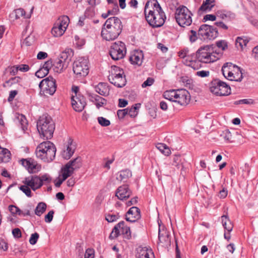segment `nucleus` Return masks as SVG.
<instances>
[{
  "label": "nucleus",
  "mask_w": 258,
  "mask_h": 258,
  "mask_svg": "<svg viewBox=\"0 0 258 258\" xmlns=\"http://www.w3.org/2000/svg\"><path fill=\"white\" fill-rule=\"evenodd\" d=\"M145 18L152 27H160L165 23L166 16L157 0L148 1L145 6Z\"/></svg>",
  "instance_id": "1"
},
{
  "label": "nucleus",
  "mask_w": 258,
  "mask_h": 258,
  "mask_svg": "<svg viewBox=\"0 0 258 258\" xmlns=\"http://www.w3.org/2000/svg\"><path fill=\"white\" fill-rule=\"evenodd\" d=\"M122 29L121 20L116 17H110L106 20L103 25L101 36L107 41L113 40L117 38Z\"/></svg>",
  "instance_id": "2"
},
{
  "label": "nucleus",
  "mask_w": 258,
  "mask_h": 258,
  "mask_svg": "<svg viewBox=\"0 0 258 258\" xmlns=\"http://www.w3.org/2000/svg\"><path fill=\"white\" fill-rule=\"evenodd\" d=\"M37 129L41 138L50 139L55 129L54 123L50 116L45 114L40 116L37 122Z\"/></svg>",
  "instance_id": "3"
},
{
  "label": "nucleus",
  "mask_w": 258,
  "mask_h": 258,
  "mask_svg": "<svg viewBox=\"0 0 258 258\" xmlns=\"http://www.w3.org/2000/svg\"><path fill=\"white\" fill-rule=\"evenodd\" d=\"M56 148L50 141L40 143L36 148V156L45 162L52 161L55 157Z\"/></svg>",
  "instance_id": "4"
},
{
  "label": "nucleus",
  "mask_w": 258,
  "mask_h": 258,
  "mask_svg": "<svg viewBox=\"0 0 258 258\" xmlns=\"http://www.w3.org/2000/svg\"><path fill=\"white\" fill-rule=\"evenodd\" d=\"M212 45H204L200 47L196 53L191 54L192 58L203 63H211L217 60V57L212 55Z\"/></svg>",
  "instance_id": "5"
},
{
  "label": "nucleus",
  "mask_w": 258,
  "mask_h": 258,
  "mask_svg": "<svg viewBox=\"0 0 258 258\" xmlns=\"http://www.w3.org/2000/svg\"><path fill=\"white\" fill-rule=\"evenodd\" d=\"M192 16L191 12L184 6H180L176 9L175 18L181 27L189 26L192 23Z\"/></svg>",
  "instance_id": "6"
},
{
  "label": "nucleus",
  "mask_w": 258,
  "mask_h": 258,
  "mask_svg": "<svg viewBox=\"0 0 258 258\" xmlns=\"http://www.w3.org/2000/svg\"><path fill=\"white\" fill-rule=\"evenodd\" d=\"M72 50H66L62 52L53 61L54 70L57 73H61L66 69L71 61Z\"/></svg>",
  "instance_id": "7"
},
{
  "label": "nucleus",
  "mask_w": 258,
  "mask_h": 258,
  "mask_svg": "<svg viewBox=\"0 0 258 258\" xmlns=\"http://www.w3.org/2000/svg\"><path fill=\"white\" fill-rule=\"evenodd\" d=\"M89 60L87 58L81 57L73 63V70L77 78L86 76L89 73Z\"/></svg>",
  "instance_id": "8"
},
{
  "label": "nucleus",
  "mask_w": 258,
  "mask_h": 258,
  "mask_svg": "<svg viewBox=\"0 0 258 258\" xmlns=\"http://www.w3.org/2000/svg\"><path fill=\"white\" fill-rule=\"evenodd\" d=\"M39 87L40 89V94L41 95H52L56 89V81L52 76H50L43 79L40 82Z\"/></svg>",
  "instance_id": "9"
},
{
  "label": "nucleus",
  "mask_w": 258,
  "mask_h": 258,
  "mask_svg": "<svg viewBox=\"0 0 258 258\" xmlns=\"http://www.w3.org/2000/svg\"><path fill=\"white\" fill-rule=\"evenodd\" d=\"M219 35L218 29L214 26L207 24L202 25L198 30L200 39L203 40H214Z\"/></svg>",
  "instance_id": "10"
},
{
  "label": "nucleus",
  "mask_w": 258,
  "mask_h": 258,
  "mask_svg": "<svg viewBox=\"0 0 258 258\" xmlns=\"http://www.w3.org/2000/svg\"><path fill=\"white\" fill-rule=\"evenodd\" d=\"M210 91L217 96H227L230 94V86L225 82L216 79L211 82Z\"/></svg>",
  "instance_id": "11"
},
{
  "label": "nucleus",
  "mask_w": 258,
  "mask_h": 258,
  "mask_svg": "<svg viewBox=\"0 0 258 258\" xmlns=\"http://www.w3.org/2000/svg\"><path fill=\"white\" fill-rule=\"evenodd\" d=\"M69 18L67 16L59 17L55 22L51 30V33L54 37L62 35L68 26Z\"/></svg>",
  "instance_id": "12"
},
{
  "label": "nucleus",
  "mask_w": 258,
  "mask_h": 258,
  "mask_svg": "<svg viewBox=\"0 0 258 258\" xmlns=\"http://www.w3.org/2000/svg\"><path fill=\"white\" fill-rule=\"evenodd\" d=\"M125 53V45L121 41L115 42L110 46L109 54L113 60H117L123 58Z\"/></svg>",
  "instance_id": "13"
},
{
  "label": "nucleus",
  "mask_w": 258,
  "mask_h": 258,
  "mask_svg": "<svg viewBox=\"0 0 258 258\" xmlns=\"http://www.w3.org/2000/svg\"><path fill=\"white\" fill-rule=\"evenodd\" d=\"M119 229L121 230L122 234L124 237L129 239L131 237V232L130 228L128 226H124V222L122 221L116 224L113 228L111 233L109 235V238L111 239L117 237L119 235Z\"/></svg>",
  "instance_id": "14"
},
{
  "label": "nucleus",
  "mask_w": 258,
  "mask_h": 258,
  "mask_svg": "<svg viewBox=\"0 0 258 258\" xmlns=\"http://www.w3.org/2000/svg\"><path fill=\"white\" fill-rule=\"evenodd\" d=\"M72 105L76 111L81 112L86 105L85 98L82 95L72 96Z\"/></svg>",
  "instance_id": "15"
},
{
  "label": "nucleus",
  "mask_w": 258,
  "mask_h": 258,
  "mask_svg": "<svg viewBox=\"0 0 258 258\" xmlns=\"http://www.w3.org/2000/svg\"><path fill=\"white\" fill-rule=\"evenodd\" d=\"M235 70L239 71V67L231 62H226L223 64L221 71L227 79H235V77L234 78L232 75H233V72H235Z\"/></svg>",
  "instance_id": "16"
},
{
  "label": "nucleus",
  "mask_w": 258,
  "mask_h": 258,
  "mask_svg": "<svg viewBox=\"0 0 258 258\" xmlns=\"http://www.w3.org/2000/svg\"><path fill=\"white\" fill-rule=\"evenodd\" d=\"M39 176L37 175H31L25 178L23 181L24 184L28 185L33 190L40 188L42 186Z\"/></svg>",
  "instance_id": "17"
},
{
  "label": "nucleus",
  "mask_w": 258,
  "mask_h": 258,
  "mask_svg": "<svg viewBox=\"0 0 258 258\" xmlns=\"http://www.w3.org/2000/svg\"><path fill=\"white\" fill-rule=\"evenodd\" d=\"M22 164L24 166L30 173H35L39 171L41 169V166L38 164L36 161L31 159H24L21 160Z\"/></svg>",
  "instance_id": "18"
},
{
  "label": "nucleus",
  "mask_w": 258,
  "mask_h": 258,
  "mask_svg": "<svg viewBox=\"0 0 258 258\" xmlns=\"http://www.w3.org/2000/svg\"><path fill=\"white\" fill-rule=\"evenodd\" d=\"M190 100V95L188 92L185 89L177 90V95L175 97V102L181 105H185Z\"/></svg>",
  "instance_id": "19"
},
{
  "label": "nucleus",
  "mask_w": 258,
  "mask_h": 258,
  "mask_svg": "<svg viewBox=\"0 0 258 258\" xmlns=\"http://www.w3.org/2000/svg\"><path fill=\"white\" fill-rule=\"evenodd\" d=\"M125 219L127 221L135 223L141 218L140 210L137 207L131 208L126 214Z\"/></svg>",
  "instance_id": "20"
},
{
  "label": "nucleus",
  "mask_w": 258,
  "mask_h": 258,
  "mask_svg": "<svg viewBox=\"0 0 258 258\" xmlns=\"http://www.w3.org/2000/svg\"><path fill=\"white\" fill-rule=\"evenodd\" d=\"M216 15L218 18L224 21L226 23L231 22L235 19V14L226 9L218 10L216 12Z\"/></svg>",
  "instance_id": "21"
},
{
  "label": "nucleus",
  "mask_w": 258,
  "mask_h": 258,
  "mask_svg": "<svg viewBox=\"0 0 258 258\" xmlns=\"http://www.w3.org/2000/svg\"><path fill=\"white\" fill-rule=\"evenodd\" d=\"M108 80L111 84L118 88L124 87L126 83L125 75L120 76V74L115 75H109Z\"/></svg>",
  "instance_id": "22"
},
{
  "label": "nucleus",
  "mask_w": 258,
  "mask_h": 258,
  "mask_svg": "<svg viewBox=\"0 0 258 258\" xmlns=\"http://www.w3.org/2000/svg\"><path fill=\"white\" fill-rule=\"evenodd\" d=\"M132 195V191L127 185H123L118 187L115 192V196L121 201L126 200Z\"/></svg>",
  "instance_id": "23"
},
{
  "label": "nucleus",
  "mask_w": 258,
  "mask_h": 258,
  "mask_svg": "<svg viewBox=\"0 0 258 258\" xmlns=\"http://www.w3.org/2000/svg\"><path fill=\"white\" fill-rule=\"evenodd\" d=\"M215 0H205L198 10V14L201 16L205 13L210 12L215 6Z\"/></svg>",
  "instance_id": "24"
},
{
  "label": "nucleus",
  "mask_w": 258,
  "mask_h": 258,
  "mask_svg": "<svg viewBox=\"0 0 258 258\" xmlns=\"http://www.w3.org/2000/svg\"><path fill=\"white\" fill-rule=\"evenodd\" d=\"M158 239L162 246L167 247L170 245L171 241L169 232L160 228H159Z\"/></svg>",
  "instance_id": "25"
},
{
  "label": "nucleus",
  "mask_w": 258,
  "mask_h": 258,
  "mask_svg": "<svg viewBox=\"0 0 258 258\" xmlns=\"http://www.w3.org/2000/svg\"><path fill=\"white\" fill-rule=\"evenodd\" d=\"M76 150V145L73 143L72 139H69L67 146V149L64 150L62 153V156L66 159H70L73 155Z\"/></svg>",
  "instance_id": "26"
},
{
  "label": "nucleus",
  "mask_w": 258,
  "mask_h": 258,
  "mask_svg": "<svg viewBox=\"0 0 258 258\" xmlns=\"http://www.w3.org/2000/svg\"><path fill=\"white\" fill-rule=\"evenodd\" d=\"M89 97L90 101L96 105L98 109L107 104V100L98 95L90 93Z\"/></svg>",
  "instance_id": "27"
},
{
  "label": "nucleus",
  "mask_w": 258,
  "mask_h": 258,
  "mask_svg": "<svg viewBox=\"0 0 258 258\" xmlns=\"http://www.w3.org/2000/svg\"><path fill=\"white\" fill-rule=\"evenodd\" d=\"M14 121L16 123L18 124V125L22 128L23 131H25V130H27L28 121L24 115L22 114L16 113Z\"/></svg>",
  "instance_id": "28"
},
{
  "label": "nucleus",
  "mask_w": 258,
  "mask_h": 258,
  "mask_svg": "<svg viewBox=\"0 0 258 258\" xmlns=\"http://www.w3.org/2000/svg\"><path fill=\"white\" fill-rule=\"evenodd\" d=\"M144 55L142 51H137L130 57V61L132 64L141 66L143 62Z\"/></svg>",
  "instance_id": "29"
},
{
  "label": "nucleus",
  "mask_w": 258,
  "mask_h": 258,
  "mask_svg": "<svg viewBox=\"0 0 258 258\" xmlns=\"http://www.w3.org/2000/svg\"><path fill=\"white\" fill-rule=\"evenodd\" d=\"M95 91L100 95L107 96L109 94V88L107 83L100 82L95 87Z\"/></svg>",
  "instance_id": "30"
},
{
  "label": "nucleus",
  "mask_w": 258,
  "mask_h": 258,
  "mask_svg": "<svg viewBox=\"0 0 258 258\" xmlns=\"http://www.w3.org/2000/svg\"><path fill=\"white\" fill-rule=\"evenodd\" d=\"M151 256L154 257V253L151 249H149L147 247L140 248L138 258H148Z\"/></svg>",
  "instance_id": "31"
},
{
  "label": "nucleus",
  "mask_w": 258,
  "mask_h": 258,
  "mask_svg": "<svg viewBox=\"0 0 258 258\" xmlns=\"http://www.w3.org/2000/svg\"><path fill=\"white\" fill-rule=\"evenodd\" d=\"M118 174H119L117 176L116 179L123 182H125L127 179L130 178L132 175V172L128 169L121 170L118 173Z\"/></svg>",
  "instance_id": "32"
},
{
  "label": "nucleus",
  "mask_w": 258,
  "mask_h": 258,
  "mask_svg": "<svg viewBox=\"0 0 258 258\" xmlns=\"http://www.w3.org/2000/svg\"><path fill=\"white\" fill-rule=\"evenodd\" d=\"M221 220L224 229L229 232H231L233 229V226L228 216L223 215L221 217Z\"/></svg>",
  "instance_id": "33"
},
{
  "label": "nucleus",
  "mask_w": 258,
  "mask_h": 258,
  "mask_svg": "<svg viewBox=\"0 0 258 258\" xmlns=\"http://www.w3.org/2000/svg\"><path fill=\"white\" fill-rule=\"evenodd\" d=\"M74 170L80 168L82 165V158L80 157H77L73 160H70L67 163Z\"/></svg>",
  "instance_id": "34"
},
{
  "label": "nucleus",
  "mask_w": 258,
  "mask_h": 258,
  "mask_svg": "<svg viewBox=\"0 0 258 258\" xmlns=\"http://www.w3.org/2000/svg\"><path fill=\"white\" fill-rule=\"evenodd\" d=\"M74 171V170L67 163L61 169V175L62 177H63V180H66L69 177L71 176L73 174Z\"/></svg>",
  "instance_id": "35"
},
{
  "label": "nucleus",
  "mask_w": 258,
  "mask_h": 258,
  "mask_svg": "<svg viewBox=\"0 0 258 258\" xmlns=\"http://www.w3.org/2000/svg\"><path fill=\"white\" fill-rule=\"evenodd\" d=\"M10 152L8 149L0 147L1 162H8L10 159Z\"/></svg>",
  "instance_id": "36"
},
{
  "label": "nucleus",
  "mask_w": 258,
  "mask_h": 258,
  "mask_svg": "<svg viewBox=\"0 0 258 258\" xmlns=\"http://www.w3.org/2000/svg\"><path fill=\"white\" fill-rule=\"evenodd\" d=\"M177 90H167L165 91L163 93V97L164 98L174 102L175 100Z\"/></svg>",
  "instance_id": "37"
},
{
  "label": "nucleus",
  "mask_w": 258,
  "mask_h": 258,
  "mask_svg": "<svg viewBox=\"0 0 258 258\" xmlns=\"http://www.w3.org/2000/svg\"><path fill=\"white\" fill-rule=\"evenodd\" d=\"M249 40L245 37H238L235 41V45L238 48L239 47L240 49H242L244 46H246Z\"/></svg>",
  "instance_id": "38"
},
{
  "label": "nucleus",
  "mask_w": 258,
  "mask_h": 258,
  "mask_svg": "<svg viewBox=\"0 0 258 258\" xmlns=\"http://www.w3.org/2000/svg\"><path fill=\"white\" fill-rule=\"evenodd\" d=\"M46 207L47 206L45 203H39L35 210V214L37 216H40L46 211Z\"/></svg>",
  "instance_id": "39"
},
{
  "label": "nucleus",
  "mask_w": 258,
  "mask_h": 258,
  "mask_svg": "<svg viewBox=\"0 0 258 258\" xmlns=\"http://www.w3.org/2000/svg\"><path fill=\"white\" fill-rule=\"evenodd\" d=\"M141 106L140 103H137L133 105L131 108H127V114L132 117H136L138 114V110Z\"/></svg>",
  "instance_id": "40"
},
{
  "label": "nucleus",
  "mask_w": 258,
  "mask_h": 258,
  "mask_svg": "<svg viewBox=\"0 0 258 258\" xmlns=\"http://www.w3.org/2000/svg\"><path fill=\"white\" fill-rule=\"evenodd\" d=\"M232 76H234V78L235 77V79H228L230 81H234L236 82H241L242 80L243 76H242V70L239 67V71H238L237 70H235V72H233V75Z\"/></svg>",
  "instance_id": "41"
},
{
  "label": "nucleus",
  "mask_w": 258,
  "mask_h": 258,
  "mask_svg": "<svg viewBox=\"0 0 258 258\" xmlns=\"http://www.w3.org/2000/svg\"><path fill=\"white\" fill-rule=\"evenodd\" d=\"M173 165L178 168L182 167V162H181V156L180 155H175L173 157Z\"/></svg>",
  "instance_id": "42"
},
{
  "label": "nucleus",
  "mask_w": 258,
  "mask_h": 258,
  "mask_svg": "<svg viewBox=\"0 0 258 258\" xmlns=\"http://www.w3.org/2000/svg\"><path fill=\"white\" fill-rule=\"evenodd\" d=\"M19 189L22 190L27 197H31L32 192L31 188L27 185L24 184L20 186Z\"/></svg>",
  "instance_id": "43"
},
{
  "label": "nucleus",
  "mask_w": 258,
  "mask_h": 258,
  "mask_svg": "<svg viewBox=\"0 0 258 258\" xmlns=\"http://www.w3.org/2000/svg\"><path fill=\"white\" fill-rule=\"evenodd\" d=\"M39 179L41 181L42 186L43 184L49 183L51 181V177L47 174H45L41 176H39Z\"/></svg>",
  "instance_id": "44"
},
{
  "label": "nucleus",
  "mask_w": 258,
  "mask_h": 258,
  "mask_svg": "<svg viewBox=\"0 0 258 258\" xmlns=\"http://www.w3.org/2000/svg\"><path fill=\"white\" fill-rule=\"evenodd\" d=\"M119 216L118 214L116 215L108 214L106 215L105 219L108 222H113L116 221L119 218Z\"/></svg>",
  "instance_id": "45"
},
{
  "label": "nucleus",
  "mask_w": 258,
  "mask_h": 258,
  "mask_svg": "<svg viewBox=\"0 0 258 258\" xmlns=\"http://www.w3.org/2000/svg\"><path fill=\"white\" fill-rule=\"evenodd\" d=\"M254 102L251 99H243L234 102L235 105L239 104H252Z\"/></svg>",
  "instance_id": "46"
},
{
  "label": "nucleus",
  "mask_w": 258,
  "mask_h": 258,
  "mask_svg": "<svg viewBox=\"0 0 258 258\" xmlns=\"http://www.w3.org/2000/svg\"><path fill=\"white\" fill-rule=\"evenodd\" d=\"M9 210L12 215L17 214L21 215V210L14 205H10L9 206Z\"/></svg>",
  "instance_id": "47"
},
{
  "label": "nucleus",
  "mask_w": 258,
  "mask_h": 258,
  "mask_svg": "<svg viewBox=\"0 0 258 258\" xmlns=\"http://www.w3.org/2000/svg\"><path fill=\"white\" fill-rule=\"evenodd\" d=\"M48 74V72L42 67L35 73V76L38 78H43Z\"/></svg>",
  "instance_id": "48"
},
{
  "label": "nucleus",
  "mask_w": 258,
  "mask_h": 258,
  "mask_svg": "<svg viewBox=\"0 0 258 258\" xmlns=\"http://www.w3.org/2000/svg\"><path fill=\"white\" fill-rule=\"evenodd\" d=\"M221 137H223V138L226 141L231 142L232 139V135L231 133L228 130H226L224 131H223L221 135Z\"/></svg>",
  "instance_id": "49"
},
{
  "label": "nucleus",
  "mask_w": 258,
  "mask_h": 258,
  "mask_svg": "<svg viewBox=\"0 0 258 258\" xmlns=\"http://www.w3.org/2000/svg\"><path fill=\"white\" fill-rule=\"evenodd\" d=\"M97 119L99 123L102 126H107L110 124V121L103 117H98Z\"/></svg>",
  "instance_id": "50"
},
{
  "label": "nucleus",
  "mask_w": 258,
  "mask_h": 258,
  "mask_svg": "<svg viewBox=\"0 0 258 258\" xmlns=\"http://www.w3.org/2000/svg\"><path fill=\"white\" fill-rule=\"evenodd\" d=\"M214 26H216V27H218L220 29L227 30L228 29L229 27L226 25L225 23L223 21H217L214 23Z\"/></svg>",
  "instance_id": "51"
},
{
  "label": "nucleus",
  "mask_w": 258,
  "mask_h": 258,
  "mask_svg": "<svg viewBox=\"0 0 258 258\" xmlns=\"http://www.w3.org/2000/svg\"><path fill=\"white\" fill-rule=\"evenodd\" d=\"M216 45L219 48H221L222 51L226 50L228 47L227 42L225 40H220L216 42Z\"/></svg>",
  "instance_id": "52"
},
{
  "label": "nucleus",
  "mask_w": 258,
  "mask_h": 258,
  "mask_svg": "<svg viewBox=\"0 0 258 258\" xmlns=\"http://www.w3.org/2000/svg\"><path fill=\"white\" fill-rule=\"evenodd\" d=\"M39 235L38 233L35 232L31 234V237L29 239V242L31 244L34 245L36 243Z\"/></svg>",
  "instance_id": "53"
},
{
  "label": "nucleus",
  "mask_w": 258,
  "mask_h": 258,
  "mask_svg": "<svg viewBox=\"0 0 258 258\" xmlns=\"http://www.w3.org/2000/svg\"><path fill=\"white\" fill-rule=\"evenodd\" d=\"M53 61L52 59L48 60L44 63L42 68L49 73V69L53 66Z\"/></svg>",
  "instance_id": "54"
},
{
  "label": "nucleus",
  "mask_w": 258,
  "mask_h": 258,
  "mask_svg": "<svg viewBox=\"0 0 258 258\" xmlns=\"http://www.w3.org/2000/svg\"><path fill=\"white\" fill-rule=\"evenodd\" d=\"M120 74V76H124V72L122 69H121L120 68L114 66L112 70L111 71V73L110 75H115Z\"/></svg>",
  "instance_id": "55"
},
{
  "label": "nucleus",
  "mask_w": 258,
  "mask_h": 258,
  "mask_svg": "<svg viewBox=\"0 0 258 258\" xmlns=\"http://www.w3.org/2000/svg\"><path fill=\"white\" fill-rule=\"evenodd\" d=\"M84 15L86 17H92L95 15L94 9L92 7H89L86 10Z\"/></svg>",
  "instance_id": "56"
},
{
  "label": "nucleus",
  "mask_w": 258,
  "mask_h": 258,
  "mask_svg": "<svg viewBox=\"0 0 258 258\" xmlns=\"http://www.w3.org/2000/svg\"><path fill=\"white\" fill-rule=\"evenodd\" d=\"M191 34L189 35V40L191 42L196 41L199 37L198 33L195 30H190Z\"/></svg>",
  "instance_id": "57"
},
{
  "label": "nucleus",
  "mask_w": 258,
  "mask_h": 258,
  "mask_svg": "<svg viewBox=\"0 0 258 258\" xmlns=\"http://www.w3.org/2000/svg\"><path fill=\"white\" fill-rule=\"evenodd\" d=\"M127 114V108L120 109L117 111V115L119 118L122 119Z\"/></svg>",
  "instance_id": "58"
},
{
  "label": "nucleus",
  "mask_w": 258,
  "mask_h": 258,
  "mask_svg": "<svg viewBox=\"0 0 258 258\" xmlns=\"http://www.w3.org/2000/svg\"><path fill=\"white\" fill-rule=\"evenodd\" d=\"M94 251L93 249L91 248H88L86 249L84 258H94Z\"/></svg>",
  "instance_id": "59"
},
{
  "label": "nucleus",
  "mask_w": 258,
  "mask_h": 258,
  "mask_svg": "<svg viewBox=\"0 0 258 258\" xmlns=\"http://www.w3.org/2000/svg\"><path fill=\"white\" fill-rule=\"evenodd\" d=\"M54 211L53 210L50 211L47 215L45 216V221L46 223H50L53 219Z\"/></svg>",
  "instance_id": "60"
},
{
  "label": "nucleus",
  "mask_w": 258,
  "mask_h": 258,
  "mask_svg": "<svg viewBox=\"0 0 258 258\" xmlns=\"http://www.w3.org/2000/svg\"><path fill=\"white\" fill-rule=\"evenodd\" d=\"M216 15L207 14L204 17L203 22H205L207 21H214L216 20Z\"/></svg>",
  "instance_id": "61"
},
{
  "label": "nucleus",
  "mask_w": 258,
  "mask_h": 258,
  "mask_svg": "<svg viewBox=\"0 0 258 258\" xmlns=\"http://www.w3.org/2000/svg\"><path fill=\"white\" fill-rule=\"evenodd\" d=\"M154 82V79L152 78H148L142 85L143 88L151 86Z\"/></svg>",
  "instance_id": "62"
},
{
  "label": "nucleus",
  "mask_w": 258,
  "mask_h": 258,
  "mask_svg": "<svg viewBox=\"0 0 258 258\" xmlns=\"http://www.w3.org/2000/svg\"><path fill=\"white\" fill-rule=\"evenodd\" d=\"M212 49L214 51L213 52H212V55L217 57V60L219 59L220 58L222 55L223 52L219 50H217L215 47H214L213 45H212Z\"/></svg>",
  "instance_id": "63"
},
{
  "label": "nucleus",
  "mask_w": 258,
  "mask_h": 258,
  "mask_svg": "<svg viewBox=\"0 0 258 258\" xmlns=\"http://www.w3.org/2000/svg\"><path fill=\"white\" fill-rule=\"evenodd\" d=\"M12 234L15 238H19L22 236L21 231L18 228L13 229Z\"/></svg>",
  "instance_id": "64"
}]
</instances>
